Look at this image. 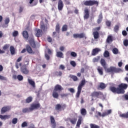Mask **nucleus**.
Here are the masks:
<instances>
[{"label": "nucleus", "instance_id": "nucleus-1", "mask_svg": "<svg viewBox=\"0 0 128 128\" xmlns=\"http://www.w3.org/2000/svg\"><path fill=\"white\" fill-rule=\"evenodd\" d=\"M128 84L122 83L118 86V88H117L113 86H110V90L114 94H124L126 92L124 90H126L128 88Z\"/></svg>", "mask_w": 128, "mask_h": 128}, {"label": "nucleus", "instance_id": "nucleus-2", "mask_svg": "<svg viewBox=\"0 0 128 128\" xmlns=\"http://www.w3.org/2000/svg\"><path fill=\"white\" fill-rule=\"evenodd\" d=\"M100 62L102 66H103L104 70L107 72H115L118 73L120 72H122V69L120 68H116V67L111 66L110 68H106V60L104 58H101Z\"/></svg>", "mask_w": 128, "mask_h": 128}, {"label": "nucleus", "instance_id": "nucleus-3", "mask_svg": "<svg viewBox=\"0 0 128 128\" xmlns=\"http://www.w3.org/2000/svg\"><path fill=\"white\" fill-rule=\"evenodd\" d=\"M62 90H64V88H62V86L60 84H56L55 86L52 94V96L53 98H58L60 95L58 94V92H62Z\"/></svg>", "mask_w": 128, "mask_h": 128}, {"label": "nucleus", "instance_id": "nucleus-4", "mask_svg": "<svg viewBox=\"0 0 128 128\" xmlns=\"http://www.w3.org/2000/svg\"><path fill=\"white\" fill-rule=\"evenodd\" d=\"M86 84V79H83L80 83L78 87V92L76 94V98H80V93L82 92V86Z\"/></svg>", "mask_w": 128, "mask_h": 128}, {"label": "nucleus", "instance_id": "nucleus-5", "mask_svg": "<svg viewBox=\"0 0 128 128\" xmlns=\"http://www.w3.org/2000/svg\"><path fill=\"white\" fill-rule=\"evenodd\" d=\"M84 4L86 6H98V2L96 0H88L84 1Z\"/></svg>", "mask_w": 128, "mask_h": 128}, {"label": "nucleus", "instance_id": "nucleus-6", "mask_svg": "<svg viewBox=\"0 0 128 128\" xmlns=\"http://www.w3.org/2000/svg\"><path fill=\"white\" fill-rule=\"evenodd\" d=\"M66 108V104H58L55 106V109L58 112H62V110H64Z\"/></svg>", "mask_w": 128, "mask_h": 128}, {"label": "nucleus", "instance_id": "nucleus-7", "mask_svg": "<svg viewBox=\"0 0 128 128\" xmlns=\"http://www.w3.org/2000/svg\"><path fill=\"white\" fill-rule=\"evenodd\" d=\"M40 108V103L32 104L29 109L30 111H32L34 110H38V108Z\"/></svg>", "mask_w": 128, "mask_h": 128}, {"label": "nucleus", "instance_id": "nucleus-8", "mask_svg": "<svg viewBox=\"0 0 128 128\" xmlns=\"http://www.w3.org/2000/svg\"><path fill=\"white\" fill-rule=\"evenodd\" d=\"M102 92H94L91 93L90 96L92 98H100V96H102Z\"/></svg>", "mask_w": 128, "mask_h": 128}, {"label": "nucleus", "instance_id": "nucleus-9", "mask_svg": "<svg viewBox=\"0 0 128 128\" xmlns=\"http://www.w3.org/2000/svg\"><path fill=\"white\" fill-rule=\"evenodd\" d=\"M84 19L88 20L90 18V10L87 8H84Z\"/></svg>", "mask_w": 128, "mask_h": 128}, {"label": "nucleus", "instance_id": "nucleus-10", "mask_svg": "<svg viewBox=\"0 0 128 128\" xmlns=\"http://www.w3.org/2000/svg\"><path fill=\"white\" fill-rule=\"evenodd\" d=\"M28 42L32 48H36V42H34V36L30 38Z\"/></svg>", "mask_w": 128, "mask_h": 128}, {"label": "nucleus", "instance_id": "nucleus-11", "mask_svg": "<svg viewBox=\"0 0 128 128\" xmlns=\"http://www.w3.org/2000/svg\"><path fill=\"white\" fill-rule=\"evenodd\" d=\"M73 37L74 38H86V35L84 33H81L80 34H73Z\"/></svg>", "mask_w": 128, "mask_h": 128}, {"label": "nucleus", "instance_id": "nucleus-12", "mask_svg": "<svg viewBox=\"0 0 128 128\" xmlns=\"http://www.w3.org/2000/svg\"><path fill=\"white\" fill-rule=\"evenodd\" d=\"M10 110V106H6L2 108L1 109V114H2L6 112H9Z\"/></svg>", "mask_w": 128, "mask_h": 128}, {"label": "nucleus", "instance_id": "nucleus-13", "mask_svg": "<svg viewBox=\"0 0 128 128\" xmlns=\"http://www.w3.org/2000/svg\"><path fill=\"white\" fill-rule=\"evenodd\" d=\"M58 10H62L64 8V2L62 0H59L58 1Z\"/></svg>", "mask_w": 128, "mask_h": 128}, {"label": "nucleus", "instance_id": "nucleus-14", "mask_svg": "<svg viewBox=\"0 0 128 128\" xmlns=\"http://www.w3.org/2000/svg\"><path fill=\"white\" fill-rule=\"evenodd\" d=\"M50 120L51 122V124L52 126V128H56V120H54V118L52 116H50Z\"/></svg>", "mask_w": 128, "mask_h": 128}, {"label": "nucleus", "instance_id": "nucleus-15", "mask_svg": "<svg viewBox=\"0 0 128 128\" xmlns=\"http://www.w3.org/2000/svg\"><path fill=\"white\" fill-rule=\"evenodd\" d=\"M102 50L100 48H94L92 52V56H96L100 52H101Z\"/></svg>", "mask_w": 128, "mask_h": 128}, {"label": "nucleus", "instance_id": "nucleus-16", "mask_svg": "<svg viewBox=\"0 0 128 128\" xmlns=\"http://www.w3.org/2000/svg\"><path fill=\"white\" fill-rule=\"evenodd\" d=\"M20 70L22 74H28V70L26 66H22Z\"/></svg>", "mask_w": 128, "mask_h": 128}, {"label": "nucleus", "instance_id": "nucleus-17", "mask_svg": "<svg viewBox=\"0 0 128 128\" xmlns=\"http://www.w3.org/2000/svg\"><path fill=\"white\" fill-rule=\"evenodd\" d=\"M40 28H41V30H42L43 32H46L48 30V26H46L44 24V22H41Z\"/></svg>", "mask_w": 128, "mask_h": 128}, {"label": "nucleus", "instance_id": "nucleus-18", "mask_svg": "<svg viewBox=\"0 0 128 128\" xmlns=\"http://www.w3.org/2000/svg\"><path fill=\"white\" fill-rule=\"evenodd\" d=\"M82 116L78 117V119L76 125V126H77V128H80V124H82Z\"/></svg>", "mask_w": 128, "mask_h": 128}, {"label": "nucleus", "instance_id": "nucleus-19", "mask_svg": "<svg viewBox=\"0 0 128 128\" xmlns=\"http://www.w3.org/2000/svg\"><path fill=\"white\" fill-rule=\"evenodd\" d=\"M92 34L94 40H98V38H100V33H98V32L95 31L93 32Z\"/></svg>", "mask_w": 128, "mask_h": 128}, {"label": "nucleus", "instance_id": "nucleus-20", "mask_svg": "<svg viewBox=\"0 0 128 128\" xmlns=\"http://www.w3.org/2000/svg\"><path fill=\"white\" fill-rule=\"evenodd\" d=\"M36 36H37V38H40V36H42V30L38 29L36 31Z\"/></svg>", "mask_w": 128, "mask_h": 128}, {"label": "nucleus", "instance_id": "nucleus-21", "mask_svg": "<svg viewBox=\"0 0 128 128\" xmlns=\"http://www.w3.org/2000/svg\"><path fill=\"white\" fill-rule=\"evenodd\" d=\"M28 84L32 86L34 88H36V82L32 80H30V78L28 79Z\"/></svg>", "mask_w": 128, "mask_h": 128}, {"label": "nucleus", "instance_id": "nucleus-22", "mask_svg": "<svg viewBox=\"0 0 128 128\" xmlns=\"http://www.w3.org/2000/svg\"><path fill=\"white\" fill-rule=\"evenodd\" d=\"M97 70L100 76H102L104 74V69L102 67H100V66H98L97 68Z\"/></svg>", "mask_w": 128, "mask_h": 128}, {"label": "nucleus", "instance_id": "nucleus-23", "mask_svg": "<svg viewBox=\"0 0 128 128\" xmlns=\"http://www.w3.org/2000/svg\"><path fill=\"white\" fill-rule=\"evenodd\" d=\"M22 36L25 38V40H28V31L24 30L22 32Z\"/></svg>", "mask_w": 128, "mask_h": 128}, {"label": "nucleus", "instance_id": "nucleus-24", "mask_svg": "<svg viewBox=\"0 0 128 128\" xmlns=\"http://www.w3.org/2000/svg\"><path fill=\"white\" fill-rule=\"evenodd\" d=\"M56 56L60 58H64V54L62 52H56Z\"/></svg>", "mask_w": 128, "mask_h": 128}, {"label": "nucleus", "instance_id": "nucleus-25", "mask_svg": "<svg viewBox=\"0 0 128 128\" xmlns=\"http://www.w3.org/2000/svg\"><path fill=\"white\" fill-rule=\"evenodd\" d=\"M26 50L28 54H32V47L30 46V45H27L26 46Z\"/></svg>", "mask_w": 128, "mask_h": 128}, {"label": "nucleus", "instance_id": "nucleus-26", "mask_svg": "<svg viewBox=\"0 0 128 128\" xmlns=\"http://www.w3.org/2000/svg\"><path fill=\"white\" fill-rule=\"evenodd\" d=\"M69 78H72V80H74V82H76V81L78 80V76H76L74 75L70 74L69 76Z\"/></svg>", "mask_w": 128, "mask_h": 128}, {"label": "nucleus", "instance_id": "nucleus-27", "mask_svg": "<svg viewBox=\"0 0 128 128\" xmlns=\"http://www.w3.org/2000/svg\"><path fill=\"white\" fill-rule=\"evenodd\" d=\"M10 54H12V56H14V54H15L16 49H14V46H10Z\"/></svg>", "mask_w": 128, "mask_h": 128}, {"label": "nucleus", "instance_id": "nucleus-28", "mask_svg": "<svg viewBox=\"0 0 128 128\" xmlns=\"http://www.w3.org/2000/svg\"><path fill=\"white\" fill-rule=\"evenodd\" d=\"M69 120L72 124H76V120H78V119L74 118H70Z\"/></svg>", "mask_w": 128, "mask_h": 128}, {"label": "nucleus", "instance_id": "nucleus-29", "mask_svg": "<svg viewBox=\"0 0 128 128\" xmlns=\"http://www.w3.org/2000/svg\"><path fill=\"white\" fill-rule=\"evenodd\" d=\"M112 40H114L112 39V36H108L107 38L106 42H108V44H110V42H112Z\"/></svg>", "mask_w": 128, "mask_h": 128}, {"label": "nucleus", "instance_id": "nucleus-30", "mask_svg": "<svg viewBox=\"0 0 128 128\" xmlns=\"http://www.w3.org/2000/svg\"><path fill=\"white\" fill-rule=\"evenodd\" d=\"M120 118H128V112L126 113L120 114Z\"/></svg>", "mask_w": 128, "mask_h": 128}, {"label": "nucleus", "instance_id": "nucleus-31", "mask_svg": "<svg viewBox=\"0 0 128 128\" xmlns=\"http://www.w3.org/2000/svg\"><path fill=\"white\" fill-rule=\"evenodd\" d=\"M60 24L58 23L56 26V32H58V34H60Z\"/></svg>", "mask_w": 128, "mask_h": 128}, {"label": "nucleus", "instance_id": "nucleus-32", "mask_svg": "<svg viewBox=\"0 0 128 128\" xmlns=\"http://www.w3.org/2000/svg\"><path fill=\"white\" fill-rule=\"evenodd\" d=\"M32 102V97L30 96L27 98L26 100V104H30V102Z\"/></svg>", "mask_w": 128, "mask_h": 128}, {"label": "nucleus", "instance_id": "nucleus-33", "mask_svg": "<svg viewBox=\"0 0 128 128\" xmlns=\"http://www.w3.org/2000/svg\"><path fill=\"white\" fill-rule=\"evenodd\" d=\"M98 88H101V90H104V88H106V85L104 83L100 82Z\"/></svg>", "mask_w": 128, "mask_h": 128}, {"label": "nucleus", "instance_id": "nucleus-34", "mask_svg": "<svg viewBox=\"0 0 128 128\" xmlns=\"http://www.w3.org/2000/svg\"><path fill=\"white\" fill-rule=\"evenodd\" d=\"M80 114L82 116H86V108H82L80 110Z\"/></svg>", "mask_w": 128, "mask_h": 128}, {"label": "nucleus", "instance_id": "nucleus-35", "mask_svg": "<svg viewBox=\"0 0 128 128\" xmlns=\"http://www.w3.org/2000/svg\"><path fill=\"white\" fill-rule=\"evenodd\" d=\"M54 74L56 76H62V71H56L55 72Z\"/></svg>", "mask_w": 128, "mask_h": 128}, {"label": "nucleus", "instance_id": "nucleus-36", "mask_svg": "<svg viewBox=\"0 0 128 128\" xmlns=\"http://www.w3.org/2000/svg\"><path fill=\"white\" fill-rule=\"evenodd\" d=\"M30 108H26L22 110V112L23 114H26V112H30Z\"/></svg>", "mask_w": 128, "mask_h": 128}, {"label": "nucleus", "instance_id": "nucleus-37", "mask_svg": "<svg viewBox=\"0 0 128 128\" xmlns=\"http://www.w3.org/2000/svg\"><path fill=\"white\" fill-rule=\"evenodd\" d=\"M112 52L114 54H118V48H114L112 50Z\"/></svg>", "mask_w": 128, "mask_h": 128}, {"label": "nucleus", "instance_id": "nucleus-38", "mask_svg": "<svg viewBox=\"0 0 128 128\" xmlns=\"http://www.w3.org/2000/svg\"><path fill=\"white\" fill-rule=\"evenodd\" d=\"M62 32H66V30H68V25L64 24L62 26Z\"/></svg>", "mask_w": 128, "mask_h": 128}, {"label": "nucleus", "instance_id": "nucleus-39", "mask_svg": "<svg viewBox=\"0 0 128 128\" xmlns=\"http://www.w3.org/2000/svg\"><path fill=\"white\" fill-rule=\"evenodd\" d=\"M100 56H98L97 58H94L92 60L93 62H97L100 60Z\"/></svg>", "mask_w": 128, "mask_h": 128}, {"label": "nucleus", "instance_id": "nucleus-40", "mask_svg": "<svg viewBox=\"0 0 128 128\" xmlns=\"http://www.w3.org/2000/svg\"><path fill=\"white\" fill-rule=\"evenodd\" d=\"M104 58H108L110 56V52L108 50H106L104 53Z\"/></svg>", "mask_w": 128, "mask_h": 128}, {"label": "nucleus", "instance_id": "nucleus-41", "mask_svg": "<svg viewBox=\"0 0 128 128\" xmlns=\"http://www.w3.org/2000/svg\"><path fill=\"white\" fill-rule=\"evenodd\" d=\"M90 128H100V126L96 125V124H90Z\"/></svg>", "mask_w": 128, "mask_h": 128}, {"label": "nucleus", "instance_id": "nucleus-42", "mask_svg": "<svg viewBox=\"0 0 128 128\" xmlns=\"http://www.w3.org/2000/svg\"><path fill=\"white\" fill-rule=\"evenodd\" d=\"M10 48V44H6L4 45V46L2 47V49L4 50H8V48Z\"/></svg>", "mask_w": 128, "mask_h": 128}, {"label": "nucleus", "instance_id": "nucleus-43", "mask_svg": "<svg viewBox=\"0 0 128 128\" xmlns=\"http://www.w3.org/2000/svg\"><path fill=\"white\" fill-rule=\"evenodd\" d=\"M118 30H120V26H118V25H116L114 29V32H118Z\"/></svg>", "mask_w": 128, "mask_h": 128}, {"label": "nucleus", "instance_id": "nucleus-44", "mask_svg": "<svg viewBox=\"0 0 128 128\" xmlns=\"http://www.w3.org/2000/svg\"><path fill=\"white\" fill-rule=\"evenodd\" d=\"M18 36V32L17 30H14L12 33V36L16 38V36Z\"/></svg>", "mask_w": 128, "mask_h": 128}, {"label": "nucleus", "instance_id": "nucleus-45", "mask_svg": "<svg viewBox=\"0 0 128 128\" xmlns=\"http://www.w3.org/2000/svg\"><path fill=\"white\" fill-rule=\"evenodd\" d=\"M12 122L13 124H16L18 123V119L17 118H14L12 120Z\"/></svg>", "mask_w": 128, "mask_h": 128}, {"label": "nucleus", "instance_id": "nucleus-46", "mask_svg": "<svg viewBox=\"0 0 128 128\" xmlns=\"http://www.w3.org/2000/svg\"><path fill=\"white\" fill-rule=\"evenodd\" d=\"M17 78L18 80H24V76H22V75L19 74L17 76Z\"/></svg>", "mask_w": 128, "mask_h": 128}, {"label": "nucleus", "instance_id": "nucleus-47", "mask_svg": "<svg viewBox=\"0 0 128 128\" xmlns=\"http://www.w3.org/2000/svg\"><path fill=\"white\" fill-rule=\"evenodd\" d=\"M106 24L107 26H110L111 24H112V22L110 20H106Z\"/></svg>", "mask_w": 128, "mask_h": 128}, {"label": "nucleus", "instance_id": "nucleus-48", "mask_svg": "<svg viewBox=\"0 0 128 128\" xmlns=\"http://www.w3.org/2000/svg\"><path fill=\"white\" fill-rule=\"evenodd\" d=\"M68 94H60V96L62 98H68Z\"/></svg>", "mask_w": 128, "mask_h": 128}, {"label": "nucleus", "instance_id": "nucleus-49", "mask_svg": "<svg viewBox=\"0 0 128 128\" xmlns=\"http://www.w3.org/2000/svg\"><path fill=\"white\" fill-rule=\"evenodd\" d=\"M124 46H128V40H124L123 42Z\"/></svg>", "mask_w": 128, "mask_h": 128}, {"label": "nucleus", "instance_id": "nucleus-50", "mask_svg": "<svg viewBox=\"0 0 128 128\" xmlns=\"http://www.w3.org/2000/svg\"><path fill=\"white\" fill-rule=\"evenodd\" d=\"M70 56H73V58H76V56L78 54H76V52H70Z\"/></svg>", "mask_w": 128, "mask_h": 128}, {"label": "nucleus", "instance_id": "nucleus-51", "mask_svg": "<svg viewBox=\"0 0 128 128\" xmlns=\"http://www.w3.org/2000/svg\"><path fill=\"white\" fill-rule=\"evenodd\" d=\"M70 64H71V66H74V68L76 66V64L74 61H71L70 62Z\"/></svg>", "mask_w": 128, "mask_h": 128}, {"label": "nucleus", "instance_id": "nucleus-52", "mask_svg": "<svg viewBox=\"0 0 128 128\" xmlns=\"http://www.w3.org/2000/svg\"><path fill=\"white\" fill-rule=\"evenodd\" d=\"M9 22H10V18H6L4 20V24H8Z\"/></svg>", "mask_w": 128, "mask_h": 128}, {"label": "nucleus", "instance_id": "nucleus-53", "mask_svg": "<svg viewBox=\"0 0 128 128\" xmlns=\"http://www.w3.org/2000/svg\"><path fill=\"white\" fill-rule=\"evenodd\" d=\"M28 126V123L26 122H24L22 124V128H26Z\"/></svg>", "mask_w": 128, "mask_h": 128}, {"label": "nucleus", "instance_id": "nucleus-54", "mask_svg": "<svg viewBox=\"0 0 128 128\" xmlns=\"http://www.w3.org/2000/svg\"><path fill=\"white\" fill-rule=\"evenodd\" d=\"M122 34L124 36H128V32L125 30L122 31Z\"/></svg>", "mask_w": 128, "mask_h": 128}, {"label": "nucleus", "instance_id": "nucleus-55", "mask_svg": "<svg viewBox=\"0 0 128 128\" xmlns=\"http://www.w3.org/2000/svg\"><path fill=\"white\" fill-rule=\"evenodd\" d=\"M94 30L95 32H98V30H100V26L96 27L94 28Z\"/></svg>", "mask_w": 128, "mask_h": 128}, {"label": "nucleus", "instance_id": "nucleus-56", "mask_svg": "<svg viewBox=\"0 0 128 128\" xmlns=\"http://www.w3.org/2000/svg\"><path fill=\"white\" fill-rule=\"evenodd\" d=\"M65 68H66V67H64V66L61 64L60 66L59 70H64Z\"/></svg>", "mask_w": 128, "mask_h": 128}, {"label": "nucleus", "instance_id": "nucleus-57", "mask_svg": "<svg viewBox=\"0 0 128 128\" xmlns=\"http://www.w3.org/2000/svg\"><path fill=\"white\" fill-rule=\"evenodd\" d=\"M24 10V7L20 6V9H19V12L20 14H21V12H22V11Z\"/></svg>", "mask_w": 128, "mask_h": 128}, {"label": "nucleus", "instance_id": "nucleus-58", "mask_svg": "<svg viewBox=\"0 0 128 128\" xmlns=\"http://www.w3.org/2000/svg\"><path fill=\"white\" fill-rule=\"evenodd\" d=\"M0 80H6V78L4 76L0 75Z\"/></svg>", "mask_w": 128, "mask_h": 128}, {"label": "nucleus", "instance_id": "nucleus-59", "mask_svg": "<svg viewBox=\"0 0 128 128\" xmlns=\"http://www.w3.org/2000/svg\"><path fill=\"white\" fill-rule=\"evenodd\" d=\"M45 58H46L47 60H50V56L48 54H45Z\"/></svg>", "mask_w": 128, "mask_h": 128}, {"label": "nucleus", "instance_id": "nucleus-60", "mask_svg": "<svg viewBox=\"0 0 128 128\" xmlns=\"http://www.w3.org/2000/svg\"><path fill=\"white\" fill-rule=\"evenodd\" d=\"M22 60V56L19 57L16 60V62H21Z\"/></svg>", "mask_w": 128, "mask_h": 128}, {"label": "nucleus", "instance_id": "nucleus-61", "mask_svg": "<svg viewBox=\"0 0 128 128\" xmlns=\"http://www.w3.org/2000/svg\"><path fill=\"white\" fill-rule=\"evenodd\" d=\"M108 116V113L106 112H104L102 114V116L103 118L104 116Z\"/></svg>", "mask_w": 128, "mask_h": 128}, {"label": "nucleus", "instance_id": "nucleus-62", "mask_svg": "<svg viewBox=\"0 0 128 128\" xmlns=\"http://www.w3.org/2000/svg\"><path fill=\"white\" fill-rule=\"evenodd\" d=\"M64 2H66V4H67V5L70 4V2L69 0H64Z\"/></svg>", "mask_w": 128, "mask_h": 128}, {"label": "nucleus", "instance_id": "nucleus-63", "mask_svg": "<svg viewBox=\"0 0 128 128\" xmlns=\"http://www.w3.org/2000/svg\"><path fill=\"white\" fill-rule=\"evenodd\" d=\"M0 118H1V120H6V116H2V114H0Z\"/></svg>", "mask_w": 128, "mask_h": 128}, {"label": "nucleus", "instance_id": "nucleus-64", "mask_svg": "<svg viewBox=\"0 0 128 128\" xmlns=\"http://www.w3.org/2000/svg\"><path fill=\"white\" fill-rule=\"evenodd\" d=\"M68 90L72 93L74 92V89L73 88H70L68 89Z\"/></svg>", "mask_w": 128, "mask_h": 128}]
</instances>
